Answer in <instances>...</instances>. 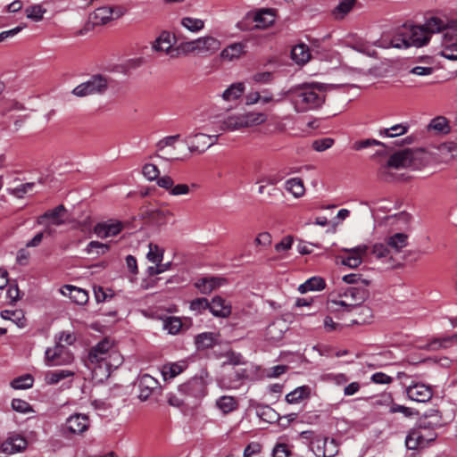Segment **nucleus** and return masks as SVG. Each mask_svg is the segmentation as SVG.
Here are the masks:
<instances>
[{
	"instance_id": "obj_1",
	"label": "nucleus",
	"mask_w": 457,
	"mask_h": 457,
	"mask_svg": "<svg viewBox=\"0 0 457 457\" xmlns=\"http://www.w3.org/2000/svg\"><path fill=\"white\" fill-rule=\"evenodd\" d=\"M444 31V37L457 38V20H443L436 16L427 19L422 26L404 24L394 37L392 43L395 47L422 46L428 43L433 33Z\"/></svg>"
},
{
	"instance_id": "obj_2",
	"label": "nucleus",
	"mask_w": 457,
	"mask_h": 457,
	"mask_svg": "<svg viewBox=\"0 0 457 457\" xmlns=\"http://www.w3.org/2000/svg\"><path fill=\"white\" fill-rule=\"evenodd\" d=\"M284 96L290 99L295 112H306L322 106L326 99L325 87L319 83H304L291 87Z\"/></svg>"
},
{
	"instance_id": "obj_3",
	"label": "nucleus",
	"mask_w": 457,
	"mask_h": 457,
	"mask_svg": "<svg viewBox=\"0 0 457 457\" xmlns=\"http://www.w3.org/2000/svg\"><path fill=\"white\" fill-rule=\"evenodd\" d=\"M422 153V150L403 149L392 154L387 162L381 164L378 169V178L386 182L397 180L398 177L391 170L416 166V160Z\"/></svg>"
},
{
	"instance_id": "obj_4",
	"label": "nucleus",
	"mask_w": 457,
	"mask_h": 457,
	"mask_svg": "<svg viewBox=\"0 0 457 457\" xmlns=\"http://www.w3.org/2000/svg\"><path fill=\"white\" fill-rule=\"evenodd\" d=\"M115 353L114 344L108 338H104L93 346L88 353L87 366L92 370L96 378H108L111 373V362L108 360Z\"/></svg>"
},
{
	"instance_id": "obj_5",
	"label": "nucleus",
	"mask_w": 457,
	"mask_h": 457,
	"mask_svg": "<svg viewBox=\"0 0 457 457\" xmlns=\"http://www.w3.org/2000/svg\"><path fill=\"white\" fill-rule=\"evenodd\" d=\"M369 287L350 286L338 294L340 298H350L347 300L328 299L327 302V309L330 312H350L356 307L361 305L369 297Z\"/></svg>"
},
{
	"instance_id": "obj_6",
	"label": "nucleus",
	"mask_w": 457,
	"mask_h": 457,
	"mask_svg": "<svg viewBox=\"0 0 457 457\" xmlns=\"http://www.w3.org/2000/svg\"><path fill=\"white\" fill-rule=\"evenodd\" d=\"M267 116L263 112H245L237 115H229L220 120L222 130H237L264 123Z\"/></svg>"
},
{
	"instance_id": "obj_7",
	"label": "nucleus",
	"mask_w": 457,
	"mask_h": 457,
	"mask_svg": "<svg viewBox=\"0 0 457 457\" xmlns=\"http://www.w3.org/2000/svg\"><path fill=\"white\" fill-rule=\"evenodd\" d=\"M221 46L220 41L212 36H205L195 40L182 43L179 46L185 53H195L202 56H211Z\"/></svg>"
},
{
	"instance_id": "obj_8",
	"label": "nucleus",
	"mask_w": 457,
	"mask_h": 457,
	"mask_svg": "<svg viewBox=\"0 0 457 457\" xmlns=\"http://www.w3.org/2000/svg\"><path fill=\"white\" fill-rule=\"evenodd\" d=\"M109 87L108 79L103 75H93L87 81L75 87L71 93L78 97L104 95Z\"/></svg>"
},
{
	"instance_id": "obj_9",
	"label": "nucleus",
	"mask_w": 457,
	"mask_h": 457,
	"mask_svg": "<svg viewBox=\"0 0 457 457\" xmlns=\"http://www.w3.org/2000/svg\"><path fill=\"white\" fill-rule=\"evenodd\" d=\"M73 360L71 351L60 343H56L54 347H48L45 352V362L49 367L69 365Z\"/></svg>"
},
{
	"instance_id": "obj_10",
	"label": "nucleus",
	"mask_w": 457,
	"mask_h": 457,
	"mask_svg": "<svg viewBox=\"0 0 457 457\" xmlns=\"http://www.w3.org/2000/svg\"><path fill=\"white\" fill-rule=\"evenodd\" d=\"M206 385L203 375L195 376L179 386V391L185 396L200 399L206 395Z\"/></svg>"
},
{
	"instance_id": "obj_11",
	"label": "nucleus",
	"mask_w": 457,
	"mask_h": 457,
	"mask_svg": "<svg viewBox=\"0 0 457 457\" xmlns=\"http://www.w3.org/2000/svg\"><path fill=\"white\" fill-rule=\"evenodd\" d=\"M137 386L139 389L138 398L142 402L148 400L152 395L161 389L159 381L149 374L139 376Z\"/></svg>"
},
{
	"instance_id": "obj_12",
	"label": "nucleus",
	"mask_w": 457,
	"mask_h": 457,
	"mask_svg": "<svg viewBox=\"0 0 457 457\" xmlns=\"http://www.w3.org/2000/svg\"><path fill=\"white\" fill-rule=\"evenodd\" d=\"M123 228V222L116 220H109L107 221L98 222L94 227V232L98 237L106 238L119 235Z\"/></svg>"
},
{
	"instance_id": "obj_13",
	"label": "nucleus",
	"mask_w": 457,
	"mask_h": 457,
	"mask_svg": "<svg viewBox=\"0 0 457 457\" xmlns=\"http://www.w3.org/2000/svg\"><path fill=\"white\" fill-rule=\"evenodd\" d=\"M188 149L191 153L202 154L215 144L207 134L196 133L186 138Z\"/></svg>"
},
{
	"instance_id": "obj_14",
	"label": "nucleus",
	"mask_w": 457,
	"mask_h": 457,
	"mask_svg": "<svg viewBox=\"0 0 457 457\" xmlns=\"http://www.w3.org/2000/svg\"><path fill=\"white\" fill-rule=\"evenodd\" d=\"M157 185L169 191L170 195L173 196H180L187 195L191 191V187H196V185L192 184L191 187L187 184H174L173 179L170 176H162L157 180Z\"/></svg>"
},
{
	"instance_id": "obj_15",
	"label": "nucleus",
	"mask_w": 457,
	"mask_h": 457,
	"mask_svg": "<svg viewBox=\"0 0 457 457\" xmlns=\"http://www.w3.org/2000/svg\"><path fill=\"white\" fill-rule=\"evenodd\" d=\"M66 212V209L64 205L60 204L54 209L46 211L44 214L40 215L37 223L39 225L53 224L55 226H61L64 224V213Z\"/></svg>"
},
{
	"instance_id": "obj_16",
	"label": "nucleus",
	"mask_w": 457,
	"mask_h": 457,
	"mask_svg": "<svg viewBox=\"0 0 457 457\" xmlns=\"http://www.w3.org/2000/svg\"><path fill=\"white\" fill-rule=\"evenodd\" d=\"M408 397L415 402H428L433 395V390L430 386L423 383H415L406 388Z\"/></svg>"
},
{
	"instance_id": "obj_17",
	"label": "nucleus",
	"mask_w": 457,
	"mask_h": 457,
	"mask_svg": "<svg viewBox=\"0 0 457 457\" xmlns=\"http://www.w3.org/2000/svg\"><path fill=\"white\" fill-rule=\"evenodd\" d=\"M348 255L342 259L341 263L350 268H357L362 262V257L368 253V246L361 245L353 248H344Z\"/></svg>"
},
{
	"instance_id": "obj_18",
	"label": "nucleus",
	"mask_w": 457,
	"mask_h": 457,
	"mask_svg": "<svg viewBox=\"0 0 457 457\" xmlns=\"http://www.w3.org/2000/svg\"><path fill=\"white\" fill-rule=\"evenodd\" d=\"M66 428L72 434H82L89 428L88 417L81 413L73 414L67 419Z\"/></svg>"
},
{
	"instance_id": "obj_19",
	"label": "nucleus",
	"mask_w": 457,
	"mask_h": 457,
	"mask_svg": "<svg viewBox=\"0 0 457 457\" xmlns=\"http://www.w3.org/2000/svg\"><path fill=\"white\" fill-rule=\"evenodd\" d=\"M28 442L25 437L20 435L10 436L1 445V451L3 453L12 454L26 449Z\"/></svg>"
},
{
	"instance_id": "obj_20",
	"label": "nucleus",
	"mask_w": 457,
	"mask_h": 457,
	"mask_svg": "<svg viewBox=\"0 0 457 457\" xmlns=\"http://www.w3.org/2000/svg\"><path fill=\"white\" fill-rule=\"evenodd\" d=\"M209 310L215 317L227 318L231 314V305L220 296H215L209 302Z\"/></svg>"
},
{
	"instance_id": "obj_21",
	"label": "nucleus",
	"mask_w": 457,
	"mask_h": 457,
	"mask_svg": "<svg viewBox=\"0 0 457 457\" xmlns=\"http://www.w3.org/2000/svg\"><path fill=\"white\" fill-rule=\"evenodd\" d=\"M256 29H266L275 22V11L273 9H261L253 16Z\"/></svg>"
},
{
	"instance_id": "obj_22",
	"label": "nucleus",
	"mask_w": 457,
	"mask_h": 457,
	"mask_svg": "<svg viewBox=\"0 0 457 457\" xmlns=\"http://www.w3.org/2000/svg\"><path fill=\"white\" fill-rule=\"evenodd\" d=\"M61 292L79 305H83L88 301V293L86 290L71 285L64 286Z\"/></svg>"
},
{
	"instance_id": "obj_23",
	"label": "nucleus",
	"mask_w": 457,
	"mask_h": 457,
	"mask_svg": "<svg viewBox=\"0 0 457 457\" xmlns=\"http://www.w3.org/2000/svg\"><path fill=\"white\" fill-rule=\"evenodd\" d=\"M245 45L241 42L233 43L224 48L220 54V59L232 62L239 59L245 53Z\"/></svg>"
},
{
	"instance_id": "obj_24",
	"label": "nucleus",
	"mask_w": 457,
	"mask_h": 457,
	"mask_svg": "<svg viewBox=\"0 0 457 457\" xmlns=\"http://www.w3.org/2000/svg\"><path fill=\"white\" fill-rule=\"evenodd\" d=\"M153 48L155 51L165 52L166 54H170L171 57H177L179 54H173L174 50L172 49L171 35L167 31H162L161 33L154 42ZM176 52H178V50H176Z\"/></svg>"
},
{
	"instance_id": "obj_25",
	"label": "nucleus",
	"mask_w": 457,
	"mask_h": 457,
	"mask_svg": "<svg viewBox=\"0 0 457 457\" xmlns=\"http://www.w3.org/2000/svg\"><path fill=\"white\" fill-rule=\"evenodd\" d=\"M225 280L217 277L203 278L195 283V287L201 294L209 295L214 289L220 287Z\"/></svg>"
},
{
	"instance_id": "obj_26",
	"label": "nucleus",
	"mask_w": 457,
	"mask_h": 457,
	"mask_svg": "<svg viewBox=\"0 0 457 457\" xmlns=\"http://www.w3.org/2000/svg\"><path fill=\"white\" fill-rule=\"evenodd\" d=\"M428 442V440L425 438L422 432L419 429L410 431L405 439L406 447L410 450L424 447Z\"/></svg>"
},
{
	"instance_id": "obj_27",
	"label": "nucleus",
	"mask_w": 457,
	"mask_h": 457,
	"mask_svg": "<svg viewBox=\"0 0 457 457\" xmlns=\"http://www.w3.org/2000/svg\"><path fill=\"white\" fill-rule=\"evenodd\" d=\"M386 242L391 249V253H398L408 244V236L405 233H395L386 238Z\"/></svg>"
},
{
	"instance_id": "obj_28",
	"label": "nucleus",
	"mask_w": 457,
	"mask_h": 457,
	"mask_svg": "<svg viewBox=\"0 0 457 457\" xmlns=\"http://www.w3.org/2000/svg\"><path fill=\"white\" fill-rule=\"evenodd\" d=\"M215 406L226 415L237 410L238 402L234 396L222 395L216 400Z\"/></svg>"
},
{
	"instance_id": "obj_29",
	"label": "nucleus",
	"mask_w": 457,
	"mask_h": 457,
	"mask_svg": "<svg viewBox=\"0 0 457 457\" xmlns=\"http://www.w3.org/2000/svg\"><path fill=\"white\" fill-rule=\"evenodd\" d=\"M457 343V334H454L453 336L440 337V338H435L431 340L427 345L426 349L429 351H437L440 349H445L448 347H451L454 344Z\"/></svg>"
},
{
	"instance_id": "obj_30",
	"label": "nucleus",
	"mask_w": 457,
	"mask_h": 457,
	"mask_svg": "<svg viewBox=\"0 0 457 457\" xmlns=\"http://www.w3.org/2000/svg\"><path fill=\"white\" fill-rule=\"evenodd\" d=\"M326 287V282L321 277H312L307 279L304 283L301 284L298 287V291L301 294H305L309 291H320Z\"/></svg>"
},
{
	"instance_id": "obj_31",
	"label": "nucleus",
	"mask_w": 457,
	"mask_h": 457,
	"mask_svg": "<svg viewBox=\"0 0 457 457\" xmlns=\"http://www.w3.org/2000/svg\"><path fill=\"white\" fill-rule=\"evenodd\" d=\"M311 396V388L308 386L296 387L294 391L286 395V401L288 403H297L302 400L308 399Z\"/></svg>"
},
{
	"instance_id": "obj_32",
	"label": "nucleus",
	"mask_w": 457,
	"mask_h": 457,
	"mask_svg": "<svg viewBox=\"0 0 457 457\" xmlns=\"http://www.w3.org/2000/svg\"><path fill=\"white\" fill-rule=\"evenodd\" d=\"M216 341V335L212 332H204L195 337V344L198 350L212 348Z\"/></svg>"
},
{
	"instance_id": "obj_33",
	"label": "nucleus",
	"mask_w": 457,
	"mask_h": 457,
	"mask_svg": "<svg viewBox=\"0 0 457 457\" xmlns=\"http://www.w3.org/2000/svg\"><path fill=\"white\" fill-rule=\"evenodd\" d=\"M410 125L407 122L399 123L390 128L379 130V136L387 137H396L403 136L408 132Z\"/></svg>"
},
{
	"instance_id": "obj_34",
	"label": "nucleus",
	"mask_w": 457,
	"mask_h": 457,
	"mask_svg": "<svg viewBox=\"0 0 457 457\" xmlns=\"http://www.w3.org/2000/svg\"><path fill=\"white\" fill-rule=\"evenodd\" d=\"M457 40V37L451 39L449 37L445 38L444 37L443 48L441 50V55L448 60H457V43L453 42Z\"/></svg>"
},
{
	"instance_id": "obj_35",
	"label": "nucleus",
	"mask_w": 457,
	"mask_h": 457,
	"mask_svg": "<svg viewBox=\"0 0 457 457\" xmlns=\"http://www.w3.org/2000/svg\"><path fill=\"white\" fill-rule=\"evenodd\" d=\"M74 372L68 370H59L46 373L45 380L48 385H55L59 381L74 376Z\"/></svg>"
},
{
	"instance_id": "obj_36",
	"label": "nucleus",
	"mask_w": 457,
	"mask_h": 457,
	"mask_svg": "<svg viewBox=\"0 0 457 457\" xmlns=\"http://www.w3.org/2000/svg\"><path fill=\"white\" fill-rule=\"evenodd\" d=\"M245 91V85L242 82H237L230 85L221 95L225 101H233L238 99Z\"/></svg>"
},
{
	"instance_id": "obj_37",
	"label": "nucleus",
	"mask_w": 457,
	"mask_h": 457,
	"mask_svg": "<svg viewBox=\"0 0 457 457\" xmlns=\"http://www.w3.org/2000/svg\"><path fill=\"white\" fill-rule=\"evenodd\" d=\"M114 15V9L112 6H103L94 12V19L96 23L106 24Z\"/></svg>"
},
{
	"instance_id": "obj_38",
	"label": "nucleus",
	"mask_w": 457,
	"mask_h": 457,
	"mask_svg": "<svg viewBox=\"0 0 457 457\" xmlns=\"http://www.w3.org/2000/svg\"><path fill=\"white\" fill-rule=\"evenodd\" d=\"M285 188L295 197H301L304 194L303 182L299 178H293L286 181Z\"/></svg>"
},
{
	"instance_id": "obj_39",
	"label": "nucleus",
	"mask_w": 457,
	"mask_h": 457,
	"mask_svg": "<svg viewBox=\"0 0 457 457\" xmlns=\"http://www.w3.org/2000/svg\"><path fill=\"white\" fill-rule=\"evenodd\" d=\"M186 365L184 362L166 364L162 369V374L165 380L170 379L180 374Z\"/></svg>"
},
{
	"instance_id": "obj_40",
	"label": "nucleus",
	"mask_w": 457,
	"mask_h": 457,
	"mask_svg": "<svg viewBox=\"0 0 457 457\" xmlns=\"http://www.w3.org/2000/svg\"><path fill=\"white\" fill-rule=\"evenodd\" d=\"M110 249V245L98 241H91L87 245L85 251L89 255H95V257L100 256L107 253Z\"/></svg>"
},
{
	"instance_id": "obj_41",
	"label": "nucleus",
	"mask_w": 457,
	"mask_h": 457,
	"mask_svg": "<svg viewBox=\"0 0 457 457\" xmlns=\"http://www.w3.org/2000/svg\"><path fill=\"white\" fill-rule=\"evenodd\" d=\"M292 58L297 63H304L310 59V53L304 45L295 46L291 52Z\"/></svg>"
},
{
	"instance_id": "obj_42",
	"label": "nucleus",
	"mask_w": 457,
	"mask_h": 457,
	"mask_svg": "<svg viewBox=\"0 0 457 457\" xmlns=\"http://www.w3.org/2000/svg\"><path fill=\"white\" fill-rule=\"evenodd\" d=\"M428 130H435L438 133H448L449 125L447 120L443 116L434 118L428 125Z\"/></svg>"
},
{
	"instance_id": "obj_43",
	"label": "nucleus",
	"mask_w": 457,
	"mask_h": 457,
	"mask_svg": "<svg viewBox=\"0 0 457 457\" xmlns=\"http://www.w3.org/2000/svg\"><path fill=\"white\" fill-rule=\"evenodd\" d=\"M34 383V378L31 375L26 374L23 376H20L16 378H14L11 382V386L13 389H28L32 387Z\"/></svg>"
},
{
	"instance_id": "obj_44",
	"label": "nucleus",
	"mask_w": 457,
	"mask_h": 457,
	"mask_svg": "<svg viewBox=\"0 0 457 457\" xmlns=\"http://www.w3.org/2000/svg\"><path fill=\"white\" fill-rule=\"evenodd\" d=\"M356 0H342L334 9V15L337 19H343L353 7Z\"/></svg>"
},
{
	"instance_id": "obj_45",
	"label": "nucleus",
	"mask_w": 457,
	"mask_h": 457,
	"mask_svg": "<svg viewBox=\"0 0 457 457\" xmlns=\"http://www.w3.org/2000/svg\"><path fill=\"white\" fill-rule=\"evenodd\" d=\"M371 253L378 259L389 258L392 257L391 249H389L386 242V243H377L372 246Z\"/></svg>"
},
{
	"instance_id": "obj_46",
	"label": "nucleus",
	"mask_w": 457,
	"mask_h": 457,
	"mask_svg": "<svg viewBox=\"0 0 457 457\" xmlns=\"http://www.w3.org/2000/svg\"><path fill=\"white\" fill-rule=\"evenodd\" d=\"M182 327L181 320L178 317H168L163 320V328L170 334L175 335L179 332Z\"/></svg>"
},
{
	"instance_id": "obj_47",
	"label": "nucleus",
	"mask_w": 457,
	"mask_h": 457,
	"mask_svg": "<svg viewBox=\"0 0 457 457\" xmlns=\"http://www.w3.org/2000/svg\"><path fill=\"white\" fill-rule=\"evenodd\" d=\"M149 251L146 254V258L149 262L158 264L162 261L163 251L157 245L153 243L148 245Z\"/></svg>"
},
{
	"instance_id": "obj_48",
	"label": "nucleus",
	"mask_w": 457,
	"mask_h": 457,
	"mask_svg": "<svg viewBox=\"0 0 457 457\" xmlns=\"http://www.w3.org/2000/svg\"><path fill=\"white\" fill-rule=\"evenodd\" d=\"M46 12V10L43 8L40 4L31 5L26 8L25 10L27 18L33 20L35 21H41Z\"/></svg>"
},
{
	"instance_id": "obj_49",
	"label": "nucleus",
	"mask_w": 457,
	"mask_h": 457,
	"mask_svg": "<svg viewBox=\"0 0 457 457\" xmlns=\"http://www.w3.org/2000/svg\"><path fill=\"white\" fill-rule=\"evenodd\" d=\"M343 281L351 286L369 287L370 285V280L363 278L361 274L356 273L345 275Z\"/></svg>"
},
{
	"instance_id": "obj_50",
	"label": "nucleus",
	"mask_w": 457,
	"mask_h": 457,
	"mask_svg": "<svg viewBox=\"0 0 457 457\" xmlns=\"http://www.w3.org/2000/svg\"><path fill=\"white\" fill-rule=\"evenodd\" d=\"M181 24L192 32H197L204 29V22L200 19L185 17L181 21Z\"/></svg>"
},
{
	"instance_id": "obj_51",
	"label": "nucleus",
	"mask_w": 457,
	"mask_h": 457,
	"mask_svg": "<svg viewBox=\"0 0 457 457\" xmlns=\"http://www.w3.org/2000/svg\"><path fill=\"white\" fill-rule=\"evenodd\" d=\"M34 186L35 184L33 182H28L21 184L14 188H8L7 191L10 195H12L17 198H22L24 195L33 189Z\"/></svg>"
},
{
	"instance_id": "obj_52",
	"label": "nucleus",
	"mask_w": 457,
	"mask_h": 457,
	"mask_svg": "<svg viewBox=\"0 0 457 457\" xmlns=\"http://www.w3.org/2000/svg\"><path fill=\"white\" fill-rule=\"evenodd\" d=\"M374 145H378V146H382V147H387V145H386L383 142H380L378 140L372 139V138H368V139H364V140H360V141L354 142L353 145V149H354L356 151H360V150H362L364 148H367V147H370V146H374Z\"/></svg>"
},
{
	"instance_id": "obj_53",
	"label": "nucleus",
	"mask_w": 457,
	"mask_h": 457,
	"mask_svg": "<svg viewBox=\"0 0 457 457\" xmlns=\"http://www.w3.org/2000/svg\"><path fill=\"white\" fill-rule=\"evenodd\" d=\"M143 174L146 179L149 181L158 180L161 177H159L160 171L156 165L153 163H146L143 167Z\"/></svg>"
},
{
	"instance_id": "obj_54",
	"label": "nucleus",
	"mask_w": 457,
	"mask_h": 457,
	"mask_svg": "<svg viewBox=\"0 0 457 457\" xmlns=\"http://www.w3.org/2000/svg\"><path fill=\"white\" fill-rule=\"evenodd\" d=\"M207 309L209 310V301L206 298H196L190 303V310L197 314L202 313Z\"/></svg>"
},
{
	"instance_id": "obj_55",
	"label": "nucleus",
	"mask_w": 457,
	"mask_h": 457,
	"mask_svg": "<svg viewBox=\"0 0 457 457\" xmlns=\"http://www.w3.org/2000/svg\"><path fill=\"white\" fill-rule=\"evenodd\" d=\"M12 408L18 412L21 413H28L29 411H32V408L30 404L21 399H13L12 401Z\"/></svg>"
},
{
	"instance_id": "obj_56",
	"label": "nucleus",
	"mask_w": 457,
	"mask_h": 457,
	"mask_svg": "<svg viewBox=\"0 0 457 457\" xmlns=\"http://www.w3.org/2000/svg\"><path fill=\"white\" fill-rule=\"evenodd\" d=\"M291 454V451L288 445L285 443H278L272 450L273 457H288Z\"/></svg>"
},
{
	"instance_id": "obj_57",
	"label": "nucleus",
	"mask_w": 457,
	"mask_h": 457,
	"mask_svg": "<svg viewBox=\"0 0 457 457\" xmlns=\"http://www.w3.org/2000/svg\"><path fill=\"white\" fill-rule=\"evenodd\" d=\"M334 140L329 137L317 139L312 143V147L318 152L325 151L332 146Z\"/></svg>"
},
{
	"instance_id": "obj_58",
	"label": "nucleus",
	"mask_w": 457,
	"mask_h": 457,
	"mask_svg": "<svg viewBox=\"0 0 457 457\" xmlns=\"http://www.w3.org/2000/svg\"><path fill=\"white\" fill-rule=\"evenodd\" d=\"M280 180V178L277 175L272 174H261L257 180V184H268V185H276Z\"/></svg>"
},
{
	"instance_id": "obj_59",
	"label": "nucleus",
	"mask_w": 457,
	"mask_h": 457,
	"mask_svg": "<svg viewBox=\"0 0 457 457\" xmlns=\"http://www.w3.org/2000/svg\"><path fill=\"white\" fill-rule=\"evenodd\" d=\"M226 356H227V361H224L223 365H226V364L240 365V364L245 363V361H243V356L238 353L230 351L227 353Z\"/></svg>"
},
{
	"instance_id": "obj_60",
	"label": "nucleus",
	"mask_w": 457,
	"mask_h": 457,
	"mask_svg": "<svg viewBox=\"0 0 457 457\" xmlns=\"http://www.w3.org/2000/svg\"><path fill=\"white\" fill-rule=\"evenodd\" d=\"M273 79V75L270 71H263L255 73L253 76V80L256 83L267 84L270 83Z\"/></svg>"
},
{
	"instance_id": "obj_61",
	"label": "nucleus",
	"mask_w": 457,
	"mask_h": 457,
	"mask_svg": "<svg viewBox=\"0 0 457 457\" xmlns=\"http://www.w3.org/2000/svg\"><path fill=\"white\" fill-rule=\"evenodd\" d=\"M179 138V135L170 136L160 140L156 146L159 151L163 150L166 146L173 145Z\"/></svg>"
},
{
	"instance_id": "obj_62",
	"label": "nucleus",
	"mask_w": 457,
	"mask_h": 457,
	"mask_svg": "<svg viewBox=\"0 0 457 457\" xmlns=\"http://www.w3.org/2000/svg\"><path fill=\"white\" fill-rule=\"evenodd\" d=\"M262 451V445L257 442H252L244 450V457H251L253 454H258Z\"/></svg>"
},
{
	"instance_id": "obj_63",
	"label": "nucleus",
	"mask_w": 457,
	"mask_h": 457,
	"mask_svg": "<svg viewBox=\"0 0 457 457\" xmlns=\"http://www.w3.org/2000/svg\"><path fill=\"white\" fill-rule=\"evenodd\" d=\"M293 244V237L290 236L285 237L279 243L275 245L277 252L287 251L291 248Z\"/></svg>"
},
{
	"instance_id": "obj_64",
	"label": "nucleus",
	"mask_w": 457,
	"mask_h": 457,
	"mask_svg": "<svg viewBox=\"0 0 457 457\" xmlns=\"http://www.w3.org/2000/svg\"><path fill=\"white\" fill-rule=\"evenodd\" d=\"M371 381L376 384H390L393 378L383 372H377L371 376Z\"/></svg>"
}]
</instances>
